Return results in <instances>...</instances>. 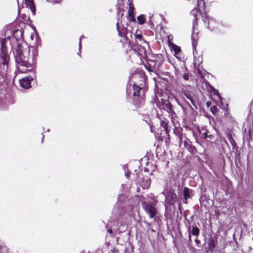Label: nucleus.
I'll list each match as a JSON object with an SVG mask.
<instances>
[{"mask_svg":"<svg viewBox=\"0 0 253 253\" xmlns=\"http://www.w3.org/2000/svg\"><path fill=\"white\" fill-rule=\"evenodd\" d=\"M157 106L160 109L166 110L168 113H170L172 111V105L168 100H165L164 102L161 103L160 100H158Z\"/></svg>","mask_w":253,"mask_h":253,"instance_id":"obj_6","label":"nucleus"},{"mask_svg":"<svg viewBox=\"0 0 253 253\" xmlns=\"http://www.w3.org/2000/svg\"><path fill=\"white\" fill-rule=\"evenodd\" d=\"M203 1L204 0H198V5L201 4V3L203 2Z\"/></svg>","mask_w":253,"mask_h":253,"instance_id":"obj_32","label":"nucleus"},{"mask_svg":"<svg viewBox=\"0 0 253 253\" xmlns=\"http://www.w3.org/2000/svg\"><path fill=\"white\" fill-rule=\"evenodd\" d=\"M191 190L190 189H189V188H188L187 187H185L183 189V197H184V201H183L184 203L186 204L187 200L188 199L191 198V196H190V194L191 192Z\"/></svg>","mask_w":253,"mask_h":253,"instance_id":"obj_10","label":"nucleus"},{"mask_svg":"<svg viewBox=\"0 0 253 253\" xmlns=\"http://www.w3.org/2000/svg\"><path fill=\"white\" fill-rule=\"evenodd\" d=\"M179 139H180V141H181V137L180 136H179Z\"/></svg>","mask_w":253,"mask_h":253,"instance_id":"obj_37","label":"nucleus"},{"mask_svg":"<svg viewBox=\"0 0 253 253\" xmlns=\"http://www.w3.org/2000/svg\"><path fill=\"white\" fill-rule=\"evenodd\" d=\"M117 30L118 31L119 35H120V36H121L122 37H124L126 36V29L125 28H123L122 30H121L119 26L118 22L117 23Z\"/></svg>","mask_w":253,"mask_h":253,"instance_id":"obj_14","label":"nucleus"},{"mask_svg":"<svg viewBox=\"0 0 253 253\" xmlns=\"http://www.w3.org/2000/svg\"><path fill=\"white\" fill-rule=\"evenodd\" d=\"M161 126L164 128L166 133H168L170 129L168 126V121L166 120L162 121L161 122Z\"/></svg>","mask_w":253,"mask_h":253,"instance_id":"obj_15","label":"nucleus"},{"mask_svg":"<svg viewBox=\"0 0 253 253\" xmlns=\"http://www.w3.org/2000/svg\"><path fill=\"white\" fill-rule=\"evenodd\" d=\"M215 109V107H211V110L212 111V112H213V109Z\"/></svg>","mask_w":253,"mask_h":253,"instance_id":"obj_34","label":"nucleus"},{"mask_svg":"<svg viewBox=\"0 0 253 253\" xmlns=\"http://www.w3.org/2000/svg\"><path fill=\"white\" fill-rule=\"evenodd\" d=\"M178 206H179V208L180 209V203H179Z\"/></svg>","mask_w":253,"mask_h":253,"instance_id":"obj_36","label":"nucleus"},{"mask_svg":"<svg viewBox=\"0 0 253 253\" xmlns=\"http://www.w3.org/2000/svg\"><path fill=\"white\" fill-rule=\"evenodd\" d=\"M25 3L26 6L29 8L33 15L36 14V7L34 5V0H25Z\"/></svg>","mask_w":253,"mask_h":253,"instance_id":"obj_8","label":"nucleus"},{"mask_svg":"<svg viewBox=\"0 0 253 253\" xmlns=\"http://www.w3.org/2000/svg\"><path fill=\"white\" fill-rule=\"evenodd\" d=\"M22 35L23 32L21 30H17L12 32L11 30L7 29L0 38L1 45L2 46V42H3L4 45L5 46L7 41L10 40L12 37H14L17 40H20L22 38Z\"/></svg>","mask_w":253,"mask_h":253,"instance_id":"obj_2","label":"nucleus"},{"mask_svg":"<svg viewBox=\"0 0 253 253\" xmlns=\"http://www.w3.org/2000/svg\"><path fill=\"white\" fill-rule=\"evenodd\" d=\"M13 54L16 66L21 73L31 71L34 68L37 60L38 51L34 47H24L18 43L12 48Z\"/></svg>","mask_w":253,"mask_h":253,"instance_id":"obj_1","label":"nucleus"},{"mask_svg":"<svg viewBox=\"0 0 253 253\" xmlns=\"http://www.w3.org/2000/svg\"><path fill=\"white\" fill-rule=\"evenodd\" d=\"M173 50L175 52V53H178V52H179L181 50L180 48L179 47H178V46H176V45H175L174 47H173Z\"/></svg>","mask_w":253,"mask_h":253,"instance_id":"obj_21","label":"nucleus"},{"mask_svg":"<svg viewBox=\"0 0 253 253\" xmlns=\"http://www.w3.org/2000/svg\"><path fill=\"white\" fill-rule=\"evenodd\" d=\"M151 181L148 177H144L142 180V183L141 186L144 189H147L149 187L150 185Z\"/></svg>","mask_w":253,"mask_h":253,"instance_id":"obj_12","label":"nucleus"},{"mask_svg":"<svg viewBox=\"0 0 253 253\" xmlns=\"http://www.w3.org/2000/svg\"><path fill=\"white\" fill-rule=\"evenodd\" d=\"M195 12H197L196 9H193L192 11V13L194 15V22H193V29H194L196 26L197 25V17Z\"/></svg>","mask_w":253,"mask_h":253,"instance_id":"obj_16","label":"nucleus"},{"mask_svg":"<svg viewBox=\"0 0 253 253\" xmlns=\"http://www.w3.org/2000/svg\"><path fill=\"white\" fill-rule=\"evenodd\" d=\"M208 138H209L210 139H212V135H208Z\"/></svg>","mask_w":253,"mask_h":253,"instance_id":"obj_33","label":"nucleus"},{"mask_svg":"<svg viewBox=\"0 0 253 253\" xmlns=\"http://www.w3.org/2000/svg\"><path fill=\"white\" fill-rule=\"evenodd\" d=\"M168 100L167 98H161V100H160V102L161 103H162L163 102H164V100Z\"/></svg>","mask_w":253,"mask_h":253,"instance_id":"obj_30","label":"nucleus"},{"mask_svg":"<svg viewBox=\"0 0 253 253\" xmlns=\"http://www.w3.org/2000/svg\"><path fill=\"white\" fill-rule=\"evenodd\" d=\"M20 85L24 88H28L30 87L31 83L27 78H22L19 80Z\"/></svg>","mask_w":253,"mask_h":253,"instance_id":"obj_9","label":"nucleus"},{"mask_svg":"<svg viewBox=\"0 0 253 253\" xmlns=\"http://www.w3.org/2000/svg\"><path fill=\"white\" fill-rule=\"evenodd\" d=\"M82 253H83V252H82Z\"/></svg>","mask_w":253,"mask_h":253,"instance_id":"obj_38","label":"nucleus"},{"mask_svg":"<svg viewBox=\"0 0 253 253\" xmlns=\"http://www.w3.org/2000/svg\"><path fill=\"white\" fill-rule=\"evenodd\" d=\"M212 92H213V94L214 95H216L217 98L219 100V101L221 102V98L219 95V92H218L217 90L213 89V88H212Z\"/></svg>","mask_w":253,"mask_h":253,"instance_id":"obj_20","label":"nucleus"},{"mask_svg":"<svg viewBox=\"0 0 253 253\" xmlns=\"http://www.w3.org/2000/svg\"><path fill=\"white\" fill-rule=\"evenodd\" d=\"M130 172H126L125 173V175L127 177V178H128L129 177V175H130Z\"/></svg>","mask_w":253,"mask_h":253,"instance_id":"obj_29","label":"nucleus"},{"mask_svg":"<svg viewBox=\"0 0 253 253\" xmlns=\"http://www.w3.org/2000/svg\"><path fill=\"white\" fill-rule=\"evenodd\" d=\"M48 1L52 2V3H59L60 0H47Z\"/></svg>","mask_w":253,"mask_h":253,"instance_id":"obj_25","label":"nucleus"},{"mask_svg":"<svg viewBox=\"0 0 253 253\" xmlns=\"http://www.w3.org/2000/svg\"><path fill=\"white\" fill-rule=\"evenodd\" d=\"M140 44L133 43L131 47V49L139 57L140 60H142V58L146 56V50Z\"/></svg>","mask_w":253,"mask_h":253,"instance_id":"obj_4","label":"nucleus"},{"mask_svg":"<svg viewBox=\"0 0 253 253\" xmlns=\"http://www.w3.org/2000/svg\"><path fill=\"white\" fill-rule=\"evenodd\" d=\"M208 131L207 130H206V132L202 133V137L204 138H208Z\"/></svg>","mask_w":253,"mask_h":253,"instance_id":"obj_23","label":"nucleus"},{"mask_svg":"<svg viewBox=\"0 0 253 253\" xmlns=\"http://www.w3.org/2000/svg\"><path fill=\"white\" fill-rule=\"evenodd\" d=\"M193 135L195 137V136H196V134H195V133L194 132V131H193Z\"/></svg>","mask_w":253,"mask_h":253,"instance_id":"obj_35","label":"nucleus"},{"mask_svg":"<svg viewBox=\"0 0 253 253\" xmlns=\"http://www.w3.org/2000/svg\"><path fill=\"white\" fill-rule=\"evenodd\" d=\"M134 7L132 4H129V9L128 10V19L131 21H134Z\"/></svg>","mask_w":253,"mask_h":253,"instance_id":"obj_11","label":"nucleus"},{"mask_svg":"<svg viewBox=\"0 0 253 253\" xmlns=\"http://www.w3.org/2000/svg\"><path fill=\"white\" fill-rule=\"evenodd\" d=\"M190 89V87L184 88L182 89V92L185 97L190 101L191 103L195 105V98H194V94Z\"/></svg>","mask_w":253,"mask_h":253,"instance_id":"obj_7","label":"nucleus"},{"mask_svg":"<svg viewBox=\"0 0 253 253\" xmlns=\"http://www.w3.org/2000/svg\"><path fill=\"white\" fill-rule=\"evenodd\" d=\"M199 229L196 226L193 227L191 231V234L194 236H198L199 235Z\"/></svg>","mask_w":253,"mask_h":253,"instance_id":"obj_18","label":"nucleus"},{"mask_svg":"<svg viewBox=\"0 0 253 253\" xmlns=\"http://www.w3.org/2000/svg\"><path fill=\"white\" fill-rule=\"evenodd\" d=\"M137 19L139 23L141 25L144 24L145 22V19L144 18L143 15L137 16Z\"/></svg>","mask_w":253,"mask_h":253,"instance_id":"obj_19","label":"nucleus"},{"mask_svg":"<svg viewBox=\"0 0 253 253\" xmlns=\"http://www.w3.org/2000/svg\"><path fill=\"white\" fill-rule=\"evenodd\" d=\"M133 89L134 92L133 93V96H138L139 94V90H140V87L138 86L134 85L133 86Z\"/></svg>","mask_w":253,"mask_h":253,"instance_id":"obj_17","label":"nucleus"},{"mask_svg":"<svg viewBox=\"0 0 253 253\" xmlns=\"http://www.w3.org/2000/svg\"><path fill=\"white\" fill-rule=\"evenodd\" d=\"M209 248L211 249L214 248V243H213L212 240H211V241H210L209 243Z\"/></svg>","mask_w":253,"mask_h":253,"instance_id":"obj_22","label":"nucleus"},{"mask_svg":"<svg viewBox=\"0 0 253 253\" xmlns=\"http://www.w3.org/2000/svg\"><path fill=\"white\" fill-rule=\"evenodd\" d=\"M177 201V197L173 191H170L166 197V202L169 205H174Z\"/></svg>","mask_w":253,"mask_h":253,"instance_id":"obj_5","label":"nucleus"},{"mask_svg":"<svg viewBox=\"0 0 253 253\" xmlns=\"http://www.w3.org/2000/svg\"><path fill=\"white\" fill-rule=\"evenodd\" d=\"M195 242L196 244L198 246L200 244V241L199 240H198V239H196V240H195Z\"/></svg>","mask_w":253,"mask_h":253,"instance_id":"obj_27","label":"nucleus"},{"mask_svg":"<svg viewBox=\"0 0 253 253\" xmlns=\"http://www.w3.org/2000/svg\"><path fill=\"white\" fill-rule=\"evenodd\" d=\"M83 38H84V37L83 36H82L80 39V42H79V49L81 48V40Z\"/></svg>","mask_w":253,"mask_h":253,"instance_id":"obj_26","label":"nucleus"},{"mask_svg":"<svg viewBox=\"0 0 253 253\" xmlns=\"http://www.w3.org/2000/svg\"><path fill=\"white\" fill-rule=\"evenodd\" d=\"M135 43H142V42L147 43L143 39V36L141 34H135Z\"/></svg>","mask_w":253,"mask_h":253,"instance_id":"obj_13","label":"nucleus"},{"mask_svg":"<svg viewBox=\"0 0 253 253\" xmlns=\"http://www.w3.org/2000/svg\"><path fill=\"white\" fill-rule=\"evenodd\" d=\"M107 231L110 234H113V230L111 229H108L107 230Z\"/></svg>","mask_w":253,"mask_h":253,"instance_id":"obj_28","label":"nucleus"},{"mask_svg":"<svg viewBox=\"0 0 253 253\" xmlns=\"http://www.w3.org/2000/svg\"><path fill=\"white\" fill-rule=\"evenodd\" d=\"M157 202V201L155 200V204L146 202H144V203L142 204L144 210L145 212L149 215V217L151 218H153L157 212V210L155 206Z\"/></svg>","mask_w":253,"mask_h":253,"instance_id":"obj_3","label":"nucleus"},{"mask_svg":"<svg viewBox=\"0 0 253 253\" xmlns=\"http://www.w3.org/2000/svg\"><path fill=\"white\" fill-rule=\"evenodd\" d=\"M183 78L186 81L188 80H189V75H188V74H187V73H185L183 75Z\"/></svg>","mask_w":253,"mask_h":253,"instance_id":"obj_24","label":"nucleus"},{"mask_svg":"<svg viewBox=\"0 0 253 253\" xmlns=\"http://www.w3.org/2000/svg\"><path fill=\"white\" fill-rule=\"evenodd\" d=\"M195 38V35L193 33L192 36V39L193 40V45L194 46V39Z\"/></svg>","mask_w":253,"mask_h":253,"instance_id":"obj_31","label":"nucleus"}]
</instances>
